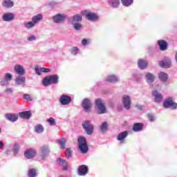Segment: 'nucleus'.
I'll list each match as a JSON object with an SVG mask.
<instances>
[{
  "instance_id": "obj_38",
  "label": "nucleus",
  "mask_w": 177,
  "mask_h": 177,
  "mask_svg": "<svg viewBox=\"0 0 177 177\" xmlns=\"http://www.w3.org/2000/svg\"><path fill=\"white\" fill-rule=\"evenodd\" d=\"M37 175L36 169H30L28 172L29 177H36Z\"/></svg>"
},
{
  "instance_id": "obj_53",
  "label": "nucleus",
  "mask_w": 177,
  "mask_h": 177,
  "mask_svg": "<svg viewBox=\"0 0 177 177\" xmlns=\"http://www.w3.org/2000/svg\"><path fill=\"white\" fill-rule=\"evenodd\" d=\"M6 92H7V93H11V92H13L12 88H6Z\"/></svg>"
},
{
  "instance_id": "obj_9",
  "label": "nucleus",
  "mask_w": 177,
  "mask_h": 177,
  "mask_svg": "<svg viewBox=\"0 0 177 177\" xmlns=\"http://www.w3.org/2000/svg\"><path fill=\"white\" fill-rule=\"evenodd\" d=\"M164 107H171L172 109H177V103L174 102L172 97H168L163 102Z\"/></svg>"
},
{
  "instance_id": "obj_58",
  "label": "nucleus",
  "mask_w": 177,
  "mask_h": 177,
  "mask_svg": "<svg viewBox=\"0 0 177 177\" xmlns=\"http://www.w3.org/2000/svg\"><path fill=\"white\" fill-rule=\"evenodd\" d=\"M1 128H0V132H1Z\"/></svg>"
},
{
  "instance_id": "obj_52",
  "label": "nucleus",
  "mask_w": 177,
  "mask_h": 177,
  "mask_svg": "<svg viewBox=\"0 0 177 177\" xmlns=\"http://www.w3.org/2000/svg\"><path fill=\"white\" fill-rule=\"evenodd\" d=\"M88 41L86 39H83L82 44L83 46H86V44H88Z\"/></svg>"
},
{
  "instance_id": "obj_54",
  "label": "nucleus",
  "mask_w": 177,
  "mask_h": 177,
  "mask_svg": "<svg viewBox=\"0 0 177 177\" xmlns=\"http://www.w3.org/2000/svg\"><path fill=\"white\" fill-rule=\"evenodd\" d=\"M136 107H137L138 109H139L140 110H142V104H136Z\"/></svg>"
},
{
  "instance_id": "obj_21",
  "label": "nucleus",
  "mask_w": 177,
  "mask_h": 177,
  "mask_svg": "<svg viewBox=\"0 0 177 177\" xmlns=\"http://www.w3.org/2000/svg\"><path fill=\"white\" fill-rule=\"evenodd\" d=\"M158 44L160 50H162V51H165V50H167L168 47V44L167 41H165V40H159L158 41Z\"/></svg>"
},
{
  "instance_id": "obj_3",
  "label": "nucleus",
  "mask_w": 177,
  "mask_h": 177,
  "mask_svg": "<svg viewBox=\"0 0 177 177\" xmlns=\"http://www.w3.org/2000/svg\"><path fill=\"white\" fill-rule=\"evenodd\" d=\"M82 127L88 135H92L94 131V127L91 121L86 120V121H84L82 123Z\"/></svg>"
},
{
  "instance_id": "obj_2",
  "label": "nucleus",
  "mask_w": 177,
  "mask_h": 177,
  "mask_svg": "<svg viewBox=\"0 0 177 177\" xmlns=\"http://www.w3.org/2000/svg\"><path fill=\"white\" fill-rule=\"evenodd\" d=\"M59 83V77L57 75H54L53 76H47L44 79H43V84L45 86L50 84H57Z\"/></svg>"
},
{
  "instance_id": "obj_28",
  "label": "nucleus",
  "mask_w": 177,
  "mask_h": 177,
  "mask_svg": "<svg viewBox=\"0 0 177 177\" xmlns=\"http://www.w3.org/2000/svg\"><path fill=\"white\" fill-rule=\"evenodd\" d=\"M147 66V62L144 59H139L138 60V68L140 69H145Z\"/></svg>"
},
{
  "instance_id": "obj_23",
  "label": "nucleus",
  "mask_w": 177,
  "mask_h": 177,
  "mask_svg": "<svg viewBox=\"0 0 177 177\" xmlns=\"http://www.w3.org/2000/svg\"><path fill=\"white\" fill-rule=\"evenodd\" d=\"M158 76H159L160 80L161 82H163V83H165L167 80H168V75L165 72H160L158 74Z\"/></svg>"
},
{
  "instance_id": "obj_4",
  "label": "nucleus",
  "mask_w": 177,
  "mask_h": 177,
  "mask_svg": "<svg viewBox=\"0 0 177 177\" xmlns=\"http://www.w3.org/2000/svg\"><path fill=\"white\" fill-rule=\"evenodd\" d=\"M95 104H96V107L98 110V113H100V114H102L104 113L107 112L106 106L103 104L102 99H101V98L96 99Z\"/></svg>"
},
{
  "instance_id": "obj_42",
  "label": "nucleus",
  "mask_w": 177,
  "mask_h": 177,
  "mask_svg": "<svg viewBox=\"0 0 177 177\" xmlns=\"http://www.w3.org/2000/svg\"><path fill=\"white\" fill-rule=\"evenodd\" d=\"M82 28V24H80L79 22L74 24V29L76 30H80Z\"/></svg>"
},
{
  "instance_id": "obj_32",
  "label": "nucleus",
  "mask_w": 177,
  "mask_h": 177,
  "mask_svg": "<svg viewBox=\"0 0 177 177\" xmlns=\"http://www.w3.org/2000/svg\"><path fill=\"white\" fill-rule=\"evenodd\" d=\"M24 26L27 29H30L31 28H33L35 26L33 17L32 18V21H29L28 22H24Z\"/></svg>"
},
{
  "instance_id": "obj_29",
  "label": "nucleus",
  "mask_w": 177,
  "mask_h": 177,
  "mask_svg": "<svg viewBox=\"0 0 177 177\" xmlns=\"http://www.w3.org/2000/svg\"><path fill=\"white\" fill-rule=\"evenodd\" d=\"M153 95L155 96V102H161L163 99L162 95L159 94L158 91H153Z\"/></svg>"
},
{
  "instance_id": "obj_18",
  "label": "nucleus",
  "mask_w": 177,
  "mask_h": 177,
  "mask_svg": "<svg viewBox=\"0 0 177 177\" xmlns=\"http://www.w3.org/2000/svg\"><path fill=\"white\" fill-rule=\"evenodd\" d=\"M15 83L17 85H22L24 86L26 84V77L24 75H19L17 77H16Z\"/></svg>"
},
{
  "instance_id": "obj_14",
  "label": "nucleus",
  "mask_w": 177,
  "mask_h": 177,
  "mask_svg": "<svg viewBox=\"0 0 177 177\" xmlns=\"http://www.w3.org/2000/svg\"><path fill=\"white\" fill-rule=\"evenodd\" d=\"M14 69L19 76L24 75L26 73L25 68L22 65H15Z\"/></svg>"
},
{
  "instance_id": "obj_20",
  "label": "nucleus",
  "mask_w": 177,
  "mask_h": 177,
  "mask_svg": "<svg viewBox=\"0 0 177 177\" xmlns=\"http://www.w3.org/2000/svg\"><path fill=\"white\" fill-rule=\"evenodd\" d=\"M57 163L63 167L64 171H67L68 164L66 160H64L63 158H58Z\"/></svg>"
},
{
  "instance_id": "obj_8",
  "label": "nucleus",
  "mask_w": 177,
  "mask_h": 177,
  "mask_svg": "<svg viewBox=\"0 0 177 177\" xmlns=\"http://www.w3.org/2000/svg\"><path fill=\"white\" fill-rule=\"evenodd\" d=\"M122 103H123L124 107L127 110H129L131 104V96H129V95H124L122 96Z\"/></svg>"
},
{
  "instance_id": "obj_24",
  "label": "nucleus",
  "mask_w": 177,
  "mask_h": 177,
  "mask_svg": "<svg viewBox=\"0 0 177 177\" xmlns=\"http://www.w3.org/2000/svg\"><path fill=\"white\" fill-rule=\"evenodd\" d=\"M42 18H43L42 14H37V15H34V17H32L34 26H35L36 24H37V22H39V21H41Z\"/></svg>"
},
{
  "instance_id": "obj_19",
  "label": "nucleus",
  "mask_w": 177,
  "mask_h": 177,
  "mask_svg": "<svg viewBox=\"0 0 177 177\" xmlns=\"http://www.w3.org/2000/svg\"><path fill=\"white\" fill-rule=\"evenodd\" d=\"M6 118L9 120V121L15 122V121H17L19 115H17V114H12V113H8L6 114Z\"/></svg>"
},
{
  "instance_id": "obj_37",
  "label": "nucleus",
  "mask_w": 177,
  "mask_h": 177,
  "mask_svg": "<svg viewBox=\"0 0 177 177\" xmlns=\"http://www.w3.org/2000/svg\"><path fill=\"white\" fill-rule=\"evenodd\" d=\"M66 142V139L65 138H62V139H59V140H57V143L60 145L62 149H64Z\"/></svg>"
},
{
  "instance_id": "obj_49",
  "label": "nucleus",
  "mask_w": 177,
  "mask_h": 177,
  "mask_svg": "<svg viewBox=\"0 0 177 177\" xmlns=\"http://www.w3.org/2000/svg\"><path fill=\"white\" fill-rule=\"evenodd\" d=\"M28 41H33L34 40H36V36L35 35L28 36Z\"/></svg>"
},
{
  "instance_id": "obj_43",
  "label": "nucleus",
  "mask_w": 177,
  "mask_h": 177,
  "mask_svg": "<svg viewBox=\"0 0 177 177\" xmlns=\"http://www.w3.org/2000/svg\"><path fill=\"white\" fill-rule=\"evenodd\" d=\"M19 146L18 143H15L14 145V147H13V151L15 153V154H17L19 151Z\"/></svg>"
},
{
  "instance_id": "obj_56",
  "label": "nucleus",
  "mask_w": 177,
  "mask_h": 177,
  "mask_svg": "<svg viewBox=\"0 0 177 177\" xmlns=\"http://www.w3.org/2000/svg\"><path fill=\"white\" fill-rule=\"evenodd\" d=\"M175 59H176V62H177V53H176V55H175Z\"/></svg>"
},
{
  "instance_id": "obj_34",
  "label": "nucleus",
  "mask_w": 177,
  "mask_h": 177,
  "mask_svg": "<svg viewBox=\"0 0 177 177\" xmlns=\"http://www.w3.org/2000/svg\"><path fill=\"white\" fill-rule=\"evenodd\" d=\"M127 135L128 132H127V131L121 132L120 133H119V135H118V140H123L124 139H125V138H127Z\"/></svg>"
},
{
  "instance_id": "obj_25",
  "label": "nucleus",
  "mask_w": 177,
  "mask_h": 177,
  "mask_svg": "<svg viewBox=\"0 0 177 177\" xmlns=\"http://www.w3.org/2000/svg\"><path fill=\"white\" fill-rule=\"evenodd\" d=\"M82 17L80 14H77V15H73L72 18V24H73V26L75 24L80 22L82 21Z\"/></svg>"
},
{
  "instance_id": "obj_27",
  "label": "nucleus",
  "mask_w": 177,
  "mask_h": 177,
  "mask_svg": "<svg viewBox=\"0 0 177 177\" xmlns=\"http://www.w3.org/2000/svg\"><path fill=\"white\" fill-rule=\"evenodd\" d=\"M3 7H7L8 8L13 7L14 3L12 0H3L2 3Z\"/></svg>"
},
{
  "instance_id": "obj_35",
  "label": "nucleus",
  "mask_w": 177,
  "mask_h": 177,
  "mask_svg": "<svg viewBox=\"0 0 177 177\" xmlns=\"http://www.w3.org/2000/svg\"><path fill=\"white\" fill-rule=\"evenodd\" d=\"M109 4L114 8L118 7L120 1V0H109Z\"/></svg>"
},
{
  "instance_id": "obj_11",
  "label": "nucleus",
  "mask_w": 177,
  "mask_h": 177,
  "mask_svg": "<svg viewBox=\"0 0 177 177\" xmlns=\"http://www.w3.org/2000/svg\"><path fill=\"white\" fill-rule=\"evenodd\" d=\"M66 17L65 14H56L53 17V22L55 24H61L66 19Z\"/></svg>"
},
{
  "instance_id": "obj_44",
  "label": "nucleus",
  "mask_w": 177,
  "mask_h": 177,
  "mask_svg": "<svg viewBox=\"0 0 177 177\" xmlns=\"http://www.w3.org/2000/svg\"><path fill=\"white\" fill-rule=\"evenodd\" d=\"M48 122H49L50 125H55V120L53 117H50L47 120Z\"/></svg>"
},
{
  "instance_id": "obj_5",
  "label": "nucleus",
  "mask_w": 177,
  "mask_h": 177,
  "mask_svg": "<svg viewBox=\"0 0 177 177\" xmlns=\"http://www.w3.org/2000/svg\"><path fill=\"white\" fill-rule=\"evenodd\" d=\"M95 104H96V107L98 110V113H100V114H102L104 113L107 112L106 106L103 104L102 99H101V98L96 99Z\"/></svg>"
},
{
  "instance_id": "obj_7",
  "label": "nucleus",
  "mask_w": 177,
  "mask_h": 177,
  "mask_svg": "<svg viewBox=\"0 0 177 177\" xmlns=\"http://www.w3.org/2000/svg\"><path fill=\"white\" fill-rule=\"evenodd\" d=\"M50 149L48 146L44 145L40 147V157L41 158V160H45L46 157H48Z\"/></svg>"
},
{
  "instance_id": "obj_51",
  "label": "nucleus",
  "mask_w": 177,
  "mask_h": 177,
  "mask_svg": "<svg viewBox=\"0 0 177 177\" xmlns=\"http://www.w3.org/2000/svg\"><path fill=\"white\" fill-rule=\"evenodd\" d=\"M148 117H149V120H150V121H154L155 117H154V115H153V114H148Z\"/></svg>"
},
{
  "instance_id": "obj_10",
  "label": "nucleus",
  "mask_w": 177,
  "mask_h": 177,
  "mask_svg": "<svg viewBox=\"0 0 177 177\" xmlns=\"http://www.w3.org/2000/svg\"><path fill=\"white\" fill-rule=\"evenodd\" d=\"M59 102L61 104H69L72 102V97L68 95L63 94L59 97Z\"/></svg>"
},
{
  "instance_id": "obj_30",
  "label": "nucleus",
  "mask_w": 177,
  "mask_h": 177,
  "mask_svg": "<svg viewBox=\"0 0 177 177\" xmlns=\"http://www.w3.org/2000/svg\"><path fill=\"white\" fill-rule=\"evenodd\" d=\"M20 117L22 118H30L32 115L31 111H22L21 113H19Z\"/></svg>"
},
{
  "instance_id": "obj_48",
  "label": "nucleus",
  "mask_w": 177,
  "mask_h": 177,
  "mask_svg": "<svg viewBox=\"0 0 177 177\" xmlns=\"http://www.w3.org/2000/svg\"><path fill=\"white\" fill-rule=\"evenodd\" d=\"M24 99H26V100H32V96H30L29 94H24Z\"/></svg>"
},
{
  "instance_id": "obj_26",
  "label": "nucleus",
  "mask_w": 177,
  "mask_h": 177,
  "mask_svg": "<svg viewBox=\"0 0 177 177\" xmlns=\"http://www.w3.org/2000/svg\"><path fill=\"white\" fill-rule=\"evenodd\" d=\"M142 128H143V124L140 122H136L133 126V131H142Z\"/></svg>"
},
{
  "instance_id": "obj_31",
  "label": "nucleus",
  "mask_w": 177,
  "mask_h": 177,
  "mask_svg": "<svg viewBox=\"0 0 177 177\" xmlns=\"http://www.w3.org/2000/svg\"><path fill=\"white\" fill-rule=\"evenodd\" d=\"M106 80L110 83H113L114 82H119L120 79L117 76L111 75L106 77Z\"/></svg>"
},
{
  "instance_id": "obj_33",
  "label": "nucleus",
  "mask_w": 177,
  "mask_h": 177,
  "mask_svg": "<svg viewBox=\"0 0 177 177\" xmlns=\"http://www.w3.org/2000/svg\"><path fill=\"white\" fill-rule=\"evenodd\" d=\"M35 131L37 133H41V132H44V128L43 125H41V124H38L37 125H36L35 127Z\"/></svg>"
},
{
  "instance_id": "obj_36",
  "label": "nucleus",
  "mask_w": 177,
  "mask_h": 177,
  "mask_svg": "<svg viewBox=\"0 0 177 177\" xmlns=\"http://www.w3.org/2000/svg\"><path fill=\"white\" fill-rule=\"evenodd\" d=\"M146 78L148 83H153L155 79L152 73H147V75H146Z\"/></svg>"
},
{
  "instance_id": "obj_40",
  "label": "nucleus",
  "mask_w": 177,
  "mask_h": 177,
  "mask_svg": "<svg viewBox=\"0 0 177 177\" xmlns=\"http://www.w3.org/2000/svg\"><path fill=\"white\" fill-rule=\"evenodd\" d=\"M107 128H108L107 122H102L100 127L101 131H102V132H104L105 131H106Z\"/></svg>"
},
{
  "instance_id": "obj_45",
  "label": "nucleus",
  "mask_w": 177,
  "mask_h": 177,
  "mask_svg": "<svg viewBox=\"0 0 177 177\" xmlns=\"http://www.w3.org/2000/svg\"><path fill=\"white\" fill-rule=\"evenodd\" d=\"M133 79L134 80H137V82H139L140 79H142L141 75H133Z\"/></svg>"
},
{
  "instance_id": "obj_22",
  "label": "nucleus",
  "mask_w": 177,
  "mask_h": 177,
  "mask_svg": "<svg viewBox=\"0 0 177 177\" xmlns=\"http://www.w3.org/2000/svg\"><path fill=\"white\" fill-rule=\"evenodd\" d=\"M35 71H36V73L39 75H40L41 74V72L45 73H48L49 72H50V69L48 68H35Z\"/></svg>"
},
{
  "instance_id": "obj_16",
  "label": "nucleus",
  "mask_w": 177,
  "mask_h": 177,
  "mask_svg": "<svg viewBox=\"0 0 177 177\" xmlns=\"http://www.w3.org/2000/svg\"><path fill=\"white\" fill-rule=\"evenodd\" d=\"M15 15L13 12H5L3 15V21H13V19H15Z\"/></svg>"
},
{
  "instance_id": "obj_57",
  "label": "nucleus",
  "mask_w": 177,
  "mask_h": 177,
  "mask_svg": "<svg viewBox=\"0 0 177 177\" xmlns=\"http://www.w3.org/2000/svg\"><path fill=\"white\" fill-rule=\"evenodd\" d=\"M59 177H65V176H59Z\"/></svg>"
},
{
  "instance_id": "obj_41",
  "label": "nucleus",
  "mask_w": 177,
  "mask_h": 177,
  "mask_svg": "<svg viewBox=\"0 0 177 177\" xmlns=\"http://www.w3.org/2000/svg\"><path fill=\"white\" fill-rule=\"evenodd\" d=\"M121 1L124 6H131L133 0H121Z\"/></svg>"
},
{
  "instance_id": "obj_46",
  "label": "nucleus",
  "mask_w": 177,
  "mask_h": 177,
  "mask_svg": "<svg viewBox=\"0 0 177 177\" xmlns=\"http://www.w3.org/2000/svg\"><path fill=\"white\" fill-rule=\"evenodd\" d=\"M65 154H66V157H68V158L71 157L72 151H71V149H66Z\"/></svg>"
},
{
  "instance_id": "obj_17",
  "label": "nucleus",
  "mask_w": 177,
  "mask_h": 177,
  "mask_svg": "<svg viewBox=\"0 0 177 177\" xmlns=\"http://www.w3.org/2000/svg\"><path fill=\"white\" fill-rule=\"evenodd\" d=\"M86 18L89 21H97V19H99L98 15L95 12H87L86 14Z\"/></svg>"
},
{
  "instance_id": "obj_55",
  "label": "nucleus",
  "mask_w": 177,
  "mask_h": 177,
  "mask_svg": "<svg viewBox=\"0 0 177 177\" xmlns=\"http://www.w3.org/2000/svg\"><path fill=\"white\" fill-rule=\"evenodd\" d=\"M3 147V143L2 141H0V149H2Z\"/></svg>"
},
{
  "instance_id": "obj_47",
  "label": "nucleus",
  "mask_w": 177,
  "mask_h": 177,
  "mask_svg": "<svg viewBox=\"0 0 177 177\" xmlns=\"http://www.w3.org/2000/svg\"><path fill=\"white\" fill-rule=\"evenodd\" d=\"M78 51H79V48H77V47H73V48L71 51V53L73 55H76L77 54Z\"/></svg>"
},
{
  "instance_id": "obj_6",
  "label": "nucleus",
  "mask_w": 177,
  "mask_h": 177,
  "mask_svg": "<svg viewBox=\"0 0 177 177\" xmlns=\"http://www.w3.org/2000/svg\"><path fill=\"white\" fill-rule=\"evenodd\" d=\"M82 106L84 108V111L88 112V111H91V109L93 106V103H92L91 99L86 97L82 101Z\"/></svg>"
},
{
  "instance_id": "obj_50",
  "label": "nucleus",
  "mask_w": 177,
  "mask_h": 177,
  "mask_svg": "<svg viewBox=\"0 0 177 177\" xmlns=\"http://www.w3.org/2000/svg\"><path fill=\"white\" fill-rule=\"evenodd\" d=\"M0 85H8L7 79H6V75H5V78H4V80L0 81Z\"/></svg>"
},
{
  "instance_id": "obj_12",
  "label": "nucleus",
  "mask_w": 177,
  "mask_h": 177,
  "mask_svg": "<svg viewBox=\"0 0 177 177\" xmlns=\"http://www.w3.org/2000/svg\"><path fill=\"white\" fill-rule=\"evenodd\" d=\"M160 66L162 68H170L171 65V59L170 58H165L159 63Z\"/></svg>"
},
{
  "instance_id": "obj_13",
  "label": "nucleus",
  "mask_w": 177,
  "mask_h": 177,
  "mask_svg": "<svg viewBox=\"0 0 177 177\" xmlns=\"http://www.w3.org/2000/svg\"><path fill=\"white\" fill-rule=\"evenodd\" d=\"M37 154V151L36 150H35V149H28V150H26V151H25L24 156L26 158H33L34 157H35Z\"/></svg>"
},
{
  "instance_id": "obj_1",
  "label": "nucleus",
  "mask_w": 177,
  "mask_h": 177,
  "mask_svg": "<svg viewBox=\"0 0 177 177\" xmlns=\"http://www.w3.org/2000/svg\"><path fill=\"white\" fill-rule=\"evenodd\" d=\"M78 145L81 153L85 154L88 151V146L86 138H84L83 136L78 138Z\"/></svg>"
},
{
  "instance_id": "obj_15",
  "label": "nucleus",
  "mask_w": 177,
  "mask_h": 177,
  "mask_svg": "<svg viewBox=\"0 0 177 177\" xmlns=\"http://www.w3.org/2000/svg\"><path fill=\"white\" fill-rule=\"evenodd\" d=\"M88 172V168L86 165H80L78 168V174L80 176H84Z\"/></svg>"
},
{
  "instance_id": "obj_39",
  "label": "nucleus",
  "mask_w": 177,
  "mask_h": 177,
  "mask_svg": "<svg viewBox=\"0 0 177 177\" xmlns=\"http://www.w3.org/2000/svg\"><path fill=\"white\" fill-rule=\"evenodd\" d=\"M13 76L11 73H6V82H7V85L9 84V82H10V80H12Z\"/></svg>"
}]
</instances>
